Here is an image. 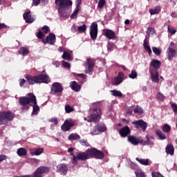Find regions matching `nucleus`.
<instances>
[{
    "mask_svg": "<svg viewBox=\"0 0 177 177\" xmlns=\"http://www.w3.org/2000/svg\"><path fill=\"white\" fill-rule=\"evenodd\" d=\"M19 102L21 106H27V104L32 106L33 111L32 115H37V114H38V112L39 111V106L37 104V97L34 94L29 93L26 97H19Z\"/></svg>",
    "mask_w": 177,
    "mask_h": 177,
    "instance_id": "nucleus-1",
    "label": "nucleus"
},
{
    "mask_svg": "<svg viewBox=\"0 0 177 177\" xmlns=\"http://www.w3.org/2000/svg\"><path fill=\"white\" fill-rule=\"evenodd\" d=\"M26 80L30 85H33V84H49L50 82L49 76L44 71L37 76H27Z\"/></svg>",
    "mask_w": 177,
    "mask_h": 177,
    "instance_id": "nucleus-2",
    "label": "nucleus"
},
{
    "mask_svg": "<svg viewBox=\"0 0 177 177\" xmlns=\"http://www.w3.org/2000/svg\"><path fill=\"white\" fill-rule=\"evenodd\" d=\"M55 5L58 6V12L62 17H67V10L73 6L71 0H55Z\"/></svg>",
    "mask_w": 177,
    "mask_h": 177,
    "instance_id": "nucleus-3",
    "label": "nucleus"
},
{
    "mask_svg": "<svg viewBox=\"0 0 177 177\" xmlns=\"http://www.w3.org/2000/svg\"><path fill=\"white\" fill-rule=\"evenodd\" d=\"M100 115L102 113H100V109L99 107H95L93 110H91L90 114L87 118H84V121H87V122H92V121H95L97 122L100 120Z\"/></svg>",
    "mask_w": 177,
    "mask_h": 177,
    "instance_id": "nucleus-4",
    "label": "nucleus"
},
{
    "mask_svg": "<svg viewBox=\"0 0 177 177\" xmlns=\"http://www.w3.org/2000/svg\"><path fill=\"white\" fill-rule=\"evenodd\" d=\"M87 153V156L88 158H91V157H95V158H98L100 160H102L104 158V154L103 152L95 149V148H91L86 150Z\"/></svg>",
    "mask_w": 177,
    "mask_h": 177,
    "instance_id": "nucleus-5",
    "label": "nucleus"
},
{
    "mask_svg": "<svg viewBox=\"0 0 177 177\" xmlns=\"http://www.w3.org/2000/svg\"><path fill=\"white\" fill-rule=\"evenodd\" d=\"M15 118V115L12 112L0 113V125L8 123V121H12Z\"/></svg>",
    "mask_w": 177,
    "mask_h": 177,
    "instance_id": "nucleus-6",
    "label": "nucleus"
},
{
    "mask_svg": "<svg viewBox=\"0 0 177 177\" xmlns=\"http://www.w3.org/2000/svg\"><path fill=\"white\" fill-rule=\"evenodd\" d=\"M173 46H175V43L171 41L166 50V57L169 61L174 60V57H176L177 51Z\"/></svg>",
    "mask_w": 177,
    "mask_h": 177,
    "instance_id": "nucleus-7",
    "label": "nucleus"
},
{
    "mask_svg": "<svg viewBox=\"0 0 177 177\" xmlns=\"http://www.w3.org/2000/svg\"><path fill=\"white\" fill-rule=\"evenodd\" d=\"M88 153L86 151L85 152H80L77 153L76 155H73L72 162L73 164H77L80 160L85 161V160H88Z\"/></svg>",
    "mask_w": 177,
    "mask_h": 177,
    "instance_id": "nucleus-8",
    "label": "nucleus"
},
{
    "mask_svg": "<svg viewBox=\"0 0 177 177\" xmlns=\"http://www.w3.org/2000/svg\"><path fill=\"white\" fill-rule=\"evenodd\" d=\"M63 92V86L59 82H55L51 86L52 95H57V93H62Z\"/></svg>",
    "mask_w": 177,
    "mask_h": 177,
    "instance_id": "nucleus-9",
    "label": "nucleus"
},
{
    "mask_svg": "<svg viewBox=\"0 0 177 177\" xmlns=\"http://www.w3.org/2000/svg\"><path fill=\"white\" fill-rule=\"evenodd\" d=\"M149 73L151 75V80L152 82H155V84H158L160 82V75L158 74V71L156 69L149 68Z\"/></svg>",
    "mask_w": 177,
    "mask_h": 177,
    "instance_id": "nucleus-10",
    "label": "nucleus"
},
{
    "mask_svg": "<svg viewBox=\"0 0 177 177\" xmlns=\"http://www.w3.org/2000/svg\"><path fill=\"white\" fill-rule=\"evenodd\" d=\"M90 35L93 41L97 38V24L96 22L92 23L90 26Z\"/></svg>",
    "mask_w": 177,
    "mask_h": 177,
    "instance_id": "nucleus-11",
    "label": "nucleus"
},
{
    "mask_svg": "<svg viewBox=\"0 0 177 177\" xmlns=\"http://www.w3.org/2000/svg\"><path fill=\"white\" fill-rule=\"evenodd\" d=\"M41 41L43 44H49L50 45H55V42H56V36L53 33H50L46 39L42 38Z\"/></svg>",
    "mask_w": 177,
    "mask_h": 177,
    "instance_id": "nucleus-12",
    "label": "nucleus"
},
{
    "mask_svg": "<svg viewBox=\"0 0 177 177\" xmlns=\"http://www.w3.org/2000/svg\"><path fill=\"white\" fill-rule=\"evenodd\" d=\"M132 124L135 125L136 128H141L144 131L147 129V123L144 122L143 120L133 121Z\"/></svg>",
    "mask_w": 177,
    "mask_h": 177,
    "instance_id": "nucleus-13",
    "label": "nucleus"
},
{
    "mask_svg": "<svg viewBox=\"0 0 177 177\" xmlns=\"http://www.w3.org/2000/svg\"><path fill=\"white\" fill-rule=\"evenodd\" d=\"M124 81V73L119 72L118 76L112 79V84L113 85H120Z\"/></svg>",
    "mask_w": 177,
    "mask_h": 177,
    "instance_id": "nucleus-14",
    "label": "nucleus"
},
{
    "mask_svg": "<svg viewBox=\"0 0 177 177\" xmlns=\"http://www.w3.org/2000/svg\"><path fill=\"white\" fill-rule=\"evenodd\" d=\"M24 19L26 23H34V21H35V17L31 16L30 11L26 12L24 14Z\"/></svg>",
    "mask_w": 177,
    "mask_h": 177,
    "instance_id": "nucleus-15",
    "label": "nucleus"
},
{
    "mask_svg": "<svg viewBox=\"0 0 177 177\" xmlns=\"http://www.w3.org/2000/svg\"><path fill=\"white\" fill-rule=\"evenodd\" d=\"M86 74H91L93 70V67H95V65L93 64V62H92L90 59L87 60V62L86 63Z\"/></svg>",
    "mask_w": 177,
    "mask_h": 177,
    "instance_id": "nucleus-16",
    "label": "nucleus"
},
{
    "mask_svg": "<svg viewBox=\"0 0 177 177\" xmlns=\"http://www.w3.org/2000/svg\"><path fill=\"white\" fill-rule=\"evenodd\" d=\"M50 30V29L47 26H44L43 28H41V31H39L37 33V38H40L41 39H42V38L45 37V35L48 34Z\"/></svg>",
    "mask_w": 177,
    "mask_h": 177,
    "instance_id": "nucleus-17",
    "label": "nucleus"
},
{
    "mask_svg": "<svg viewBox=\"0 0 177 177\" xmlns=\"http://www.w3.org/2000/svg\"><path fill=\"white\" fill-rule=\"evenodd\" d=\"M103 32L105 37L109 39H114V38H115V32L111 30L104 29Z\"/></svg>",
    "mask_w": 177,
    "mask_h": 177,
    "instance_id": "nucleus-18",
    "label": "nucleus"
},
{
    "mask_svg": "<svg viewBox=\"0 0 177 177\" xmlns=\"http://www.w3.org/2000/svg\"><path fill=\"white\" fill-rule=\"evenodd\" d=\"M57 172H59L61 175H66L67 174V166L66 164H60L57 167Z\"/></svg>",
    "mask_w": 177,
    "mask_h": 177,
    "instance_id": "nucleus-19",
    "label": "nucleus"
},
{
    "mask_svg": "<svg viewBox=\"0 0 177 177\" xmlns=\"http://www.w3.org/2000/svg\"><path fill=\"white\" fill-rule=\"evenodd\" d=\"M131 132V130L129 129V127L128 126H125L122 129L120 130V135L122 136V138H125L129 135V133Z\"/></svg>",
    "mask_w": 177,
    "mask_h": 177,
    "instance_id": "nucleus-20",
    "label": "nucleus"
},
{
    "mask_svg": "<svg viewBox=\"0 0 177 177\" xmlns=\"http://www.w3.org/2000/svg\"><path fill=\"white\" fill-rule=\"evenodd\" d=\"M70 87L75 92H80L81 91V86L77 83V82L73 81L70 83Z\"/></svg>",
    "mask_w": 177,
    "mask_h": 177,
    "instance_id": "nucleus-21",
    "label": "nucleus"
},
{
    "mask_svg": "<svg viewBox=\"0 0 177 177\" xmlns=\"http://www.w3.org/2000/svg\"><path fill=\"white\" fill-rule=\"evenodd\" d=\"M44 153V148H33L30 150V154L32 156H41Z\"/></svg>",
    "mask_w": 177,
    "mask_h": 177,
    "instance_id": "nucleus-22",
    "label": "nucleus"
},
{
    "mask_svg": "<svg viewBox=\"0 0 177 177\" xmlns=\"http://www.w3.org/2000/svg\"><path fill=\"white\" fill-rule=\"evenodd\" d=\"M73 51L71 50H67L64 51V54L62 55V59L64 60H73Z\"/></svg>",
    "mask_w": 177,
    "mask_h": 177,
    "instance_id": "nucleus-23",
    "label": "nucleus"
},
{
    "mask_svg": "<svg viewBox=\"0 0 177 177\" xmlns=\"http://www.w3.org/2000/svg\"><path fill=\"white\" fill-rule=\"evenodd\" d=\"M151 67H153V70H157V68H160L161 66V62L157 60V59H153L151 63H150Z\"/></svg>",
    "mask_w": 177,
    "mask_h": 177,
    "instance_id": "nucleus-24",
    "label": "nucleus"
},
{
    "mask_svg": "<svg viewBox=\"0 0 177 177\" xmlns=\"http://www.w3.org/2000/svg\"><path fill=\"white\" fill-rule=\"evenodd\" d=\"M165 150H166L167 154H169L170 156H174V151H175V149L174 148V145H167Z\"/></svg>",
    "mask_w": 177,
    "mask_h": 177,
    "instance_id": "nucleus-25",
    "label": "nucleus"
},
{
    "mask_svg": "<svg viewBox=\"0 0 177 177\" xmlns=\"http://www.w3.org/2000/svg\"><path fill=\"white\" fill-rule=\"evenodd\" d=\"M143 46L144 49H145V50L148 52L149 55H151V48H150V46H149V40H147V39L144 40Z\"/></svg>",
    "mask_w": 177,
    "mask_h": 177,
    "instance_id": "nucleus-26",
    "label": "nucleus"
},
{
    "mask_svg": "<svg viewBox=\"0 0 177 177\" xmlns=\"http://www.w3.org/2000/svg\"><path fill=\"white\" fill-rule=\"evenodd\" d=\"M19 53L21 56H27V55H28V53H30V50H28V48H27V47H21L19 50Z\"/></svg>",
    "mask_w": 177,
    "mask_h": 177,
    "instance_id": "nucleus-27",
    "label": "nucleus"
},
{
    "mask_svg": "<svg viewBox=\"0 0 177 177\" xmlns=\"http://www.w3.org/2000/svg\"><path fill=\"white\" fill-rule=\"evenodd\" d=\"M160 12H161V7L160 6H157L154 8H151V9L149 10V13L151 15H158V13H160Z\"/></svg>",
    "mask_w": 177,
    "mask_h": 177,
    "instance_id": "nucleus-28",
    "label": "nucleus"
},
{
    "mask_svg": "<svg viewBox=\"0 0 177 177\" xmlns=\"http://www.w3.org/2000/svg\"><path fill=\"white\" fill-rule=\"evenodd\" d=\"M37 170L42 175L43 174H46L49 171V167H39L37 169Z\"/></svg>",
    "mask_w": 177,
    "mask_h": 177,
    "instance_id": "nucleus-29",
    "label": "nucleus"
},
{
    "mask_svg": "<svg viewBox=\"0 0 177 177\" xmlns=\"http://www.w3.org/2000/svg\"><path fill=\"white\" fill-rule=\"evenodd\" d=\"M128 141L130 142V143H131V145H133L134 146L139 145V140H138L136 138L133 136L129 137Z\"/></svg>",
    "mask_w": 177,
    "mask_h": 177,
    "instance_id": "nucleus-30",
    "label": "nucleus"
},
{
    "mask_svg": "<svg viewBox=\"0 0 177 177\" xmlns=\"http://www.w3.org/2000/svg\"><path fill=\"white\" fill-rule=\"evenodd\" d=\"M156 133L158 136L159 139H160V140H164V139H167V136H165V134H164V133H162L160 130H156Z\"/></svg>",
    "mask_w": 177,
    "mask_h": 177,
    "instance_id": "nucleus-31",
    "label": "nucleus"
},
{
    "mask_svg": "<svg viewBox=\"0 0 177 177\" xmlns=\"http://www.w3.org/2000/svg\"><path fill=\"white\" fill-rule=\"evenodd\" d=\"M17 153L19 157H21V156H26V154H27V150L24 148H19L17 149Z\"/></svg>",
    "mask_w": 177,
    "mask_h": 177,
    "instance_id": "nucleus-32",
    "label": "nucleus"
},
{
    "mask_svg": "<svg viewBox=\"0 0 177 177\" xmlns=\"http://www.w3.org/2000/svg\"><path fill=\"white\" fill-rule=\"evenodd\" d=\"M111 93L112 96H116L117 97H122V93L118 90H111Z\"/></svg>",
    "mask_w": 177,
    "mask_h": 177,
    "instance_id": "nucleus-33",
    "label": "nucleus"
},
{
    "mask_svg": "<svg viewBox=\"0 0 177 177\" xmlns=\"http://www.w3.org/2000/svg\"><path fill=\"white\" fill-rule=\"evenodd\" d=\"M91 135H100V132H99V128L97 127V125L95 126L94 127H93L91 129L90 131Z\"/></svg>",
    "mask_w": 177,
    "mask_h": 177,
    "instance_id": "nucleus-34",
    "label": "nucleus"
},
{
    "mask_svg": "<svg viewBox=\"0 0 177 177\" xmlns=\"http://www.w3.org/2000/svg\"><path fill=\"white\" fill-rule=\"evenodd\" d=\"M68 139V140H78V139H80V135L77 133H71Z\"/></svg>",
    "mask_w": 177,
    "mask_h": 177,
    "instance_id": "nucleus-35",
    "label": "nucleus"
},
{
    "mask_svg": "<svg viewBox=\"0 0 177 177\" xmlns=\"http://www.w3.org/2000/svg\"><path fill=\"white\" fill-rule=\"evenodd\" d=\"M136 160L142 165H149V159H140L139 158H136Z\"/></svg>",
    "mask_w": 177,
    "mask_h": 177,
    "instance_id": "nucleus-36",
    "label": "nucleus"
},
{
    "mask_svg": "<svg viewBox=\"0 0 177 177\" xmlns=\"http://www.w3.org/2000/svg\"><path fill=\"white\" fill-rule=\"evenodd\" d=\"M78 13H80V8L75 7L72 15H71V19H77V17L78 16Z\"/></svg>",
    "mask_w": 177,
    "mask_h": 177,
    "instance_id": "nucleus-37",
    "label": "nucleus"
},
{
    "mask_svg": "<svg viewBox=\"0 0 177 177\" xmlns=\"http://www.w3.org/2000/svg\"><path fill=\"white\" fill-rule=\"evenodd\" d=\"M129 78H131V80L138 78V72H136V70H131V73L129 75Z\"/></svg>",
    "mask_w": 177,
    "mask_h": 177,
    "instance_id": "nucleus-38",
    "label": "nucleus"
},
{
    "mask_svg": "<svg viewBox=\"0 0 177 177\" xmlns=\"http://www.w3.org/2000/svg\"><path fill=\"white\" fill-rule=\"evenodd\" d=\"M97 126L98 127V131H99L100 133L106 132V131H107V127H106V125H104V124H99Z\"/></svg>",
    "mask_w": 177,
    "mask_h": 177,
    "instance_id": "nucleus-39",
    "label": "nucleus"
},
{
    "mask_svg": "<svg viewBox=\"0 0 177 177\" xmlns=\"http://www.w3.org/2000/svg\"><path fill=\"white\" fill-rule=\"evenodd\" d=\"M62 129L64 132H67V131H68L69 129H71V127H70L69 125L68 124L67 122L65 121L64 123L63 124V125L62 126Z\"/></svg>",
    "mask_w": 177,
    "mask_h": 177,
    "instance_id": "nucleus-40",
    "label": "nucleus"
},
{
    "mask_svg": "<svg viewBox=\"0 0 177 177\" xmlns=\"http://www.w3.org/2000/svg\"><path fill=\"white\" fill-rule=\"evenodd\" d=\"M152 50L156 56H160V55H161V48L152 47Z\"/></svg>",
    "mask_w": 177,
    "mask_h": 177,
    "instance_id": "nucleus-41",
    "label": "nucleus"
},
{
    "mask_svg": "<svg viewBox=\"0 0 177 177\" xmlns=\"http://www.w3.org/2000/svg\"><path fill=\"white\" fill-rule=\"evenodd\" d=\"M167 31L168 32H169V34L171 35H175V34H176V30L175 29V28L172 27V26H168L167 27Z\"/></svg>",
    "mask_w": 177,
    "mask_h": 177,
    "instance_id": "nucleus-42",
    "label": "nucleus"
},
{
    "mask_svg": "<svg viewBox=\"0 0 177 177\" xmlns=\"http://www.w3.org/2000/svg\"><path fill=\"white\" fill-rule=\"evenodd\" d=\"M136 177H146V175H145V173H143V171L142 169H138L135 171Z\"/></svg>",
    "mask_w": 177,
    "mask_h": 177,
    "instance_id": "nucleus-43",
    "label": "nucleus"
},
{
    "mask_svg": "<svg viewBox=\"0 0 177 177\" xmlns=\"http://www.w3.org/2000/svg\"><path fill=\"white\" fill-rule=\"evenodd\" d=\"M162 131L163 132H166V133H168V132L171 131V126H169V124H165L162 126Z\"/></svg>",
    "mask_w": 177,
    "mask_h": 177,
    "instance_id": "nucleus-44",
    "label": "nucleus"
},
{
    "mask_svg": "<svg viewBox=\"0 0 177 177\" xmlns=\"http://www.w3.org/2000/svg\"><path fill=\"white\" fill-rule=\"evenodd\" d=\"M134 113H136L137 114H143V109L139 106H136L134 108Z\"/></svg>",
    "mask_w": 177,
    "mask_h": 177,
    "instance_id": "nucleus-45",
    "label": "nucleus"
},
{
    "mask_svg": "<svg viewBox=\"0 0 177 177\" xmlns=\"http://www.w3.org/2000/svg\"><path fill=\"white\" fill-rule=\"evenodd\" d=\"M104 5H106V0H100L97 8H99V9H103V8H104Z\"/></svg>",
    "mask_w": 177,
    "mask_h": 177,
    "instance_id": "nucleus-46",
    "label": "nucleus"
},
{
    "mask_svg": "<svg viewBox=\"0 0 177 177\" xmlns=\"http://www.w3.org/2000/svg\"><path fill=\"white\" fill-rule=\"evenodd\" d=\"M65 111H66V113H67L68 114L70 113H73V111H74V109L73 107H71V106H70V105H66L65 106Z\"/></svg>",
    "mask_w": 177,
    "mask_h": 177,
    "instance_id": "nucleus-47",
    "label": "nucleus"
},
{
    "mask_svg": "<svg viewBox=\"0 0 177 177\" xmlns=\"http://www.w3.org/2000/svg\"><path fill=\"white\" fill-rule=\"evenodd\" d=\"M147 34L149 35H153V34H156V30L153 28H148L147 30Z\"/></svg>",
    "mask_w": 177,
    "mask_h": 177,
    "instance_id": "nucleus-48",
    "label": "nucleus"
},
{
    "mask_svg": "<svg viewBox=\"0 0 177 177\" xmlns=\"http://www.w3.org/2000/svg\"><path fill=\"white\" fill-rule=\"evenodd\" d=\"M66 122L68 123L70 128H73V127H75V125H76L75 121L73 120H66Z\"/></svg>",
    "mask_w": 177,
    "mask_h": 177,
    "instance_id": "nucleus-49",
    "label": "nucleus"
},
{
    "mask_svg": "<svg viewBox=\"0 0 177 177\" xmlns=\"http://www.w3.org/2000/svg\"><path fill=\"white\" fill-rule=\"evenodd\" d=\"M157 99H158V100H159V102H162V100H164V99H165V97L164 96V95H162V93H158L157 94Z\"/></svg>",
    "mask_w": 177,
    "mask_h": 177,
    "instance_id": "nucleus-50",
    "label": "nucleus"
},
{
    "mask_svg": "<svg viewBox=\"0 0 177 177\" xmlns=\"http://www.w3.org/2000/svg\"><path fill=\"white\" fill-rule=\"evenodd\" d=\"M77 30L80 32H84V31H86V26L85 25L80 26L77 28Z\"/></svg>",
    "mask_w": 177,
    "mask_h": 177,
    "instance_id": "nucleus-51",
    "label": "nucleus"
},
{
    "mask_svg": "<svg viewBox=\"0 0 177 177\" xmlns=\"http://www.w3.org/2000/svg\"><path fill=\"white\" fill-rule=\"evenodd\" d=\"M50 122H52L53 124H54V125H57V124H59L57 118H55V117L50 119Z\"/></svg>",
    "mask_w": 177,
    "mask_h": 177,
    "instance_id": "nucleus-52",
    "label": "nucleus"
},
{
    "mask_svg": "<svg viewBox=\"0 0 177 177\" xmlns=\"http://www.w3.org/2000/svg\"><path fill=\"white\" fill-rule=\"evenodd\" d=\"M151 175H152V177H164L161 174L156 171L152 172Z\"/></svg>",
    "mask_w": 177,
    "mask_h": 177,
    "instance_id": "nucleus-53",
    "label": "nucleus"
},
{
    "mask_svg": "<svg viewBox=\"0 0 177 177\" xmlns=\"http://www.w3.org/2000/svg\"><path fill=\"white\" fill-rule=\"evenodd\" d=\"M62 66L63 67H65V68H70L71 67L70 64L66 61L62 62Z\"/></svg>",
    "mask_w": 177,
    "mask_h": 177,
    "instance_id": "nucleus-54",
    "label": "nucleus"
},
{
    "mask_svg": "<svg viewBox=\"0 0 177 177\" xmlns=\"http://www.w3.org/2000/svg\"><path fill=\"white\" fill-rule=\"evenodd\" d=\"M146 139H147V140L145 142V144H146V145H149V142H150V139H151L152 140H154V137L150 136H146Z\"/></svg>",
    "mask_w": 177,
    "mask_h": 177,
    "instance_id": "nucleus-55",
    "label": "nucleus"
},
{
    "mask_svg": "<svg viewBox=\"0 0 177 177\" xmlns=\"http://www.w3.org/2000/svg\"><path fill=\"white\" fill-rule=\"evenodd\" d=\"M32 177H42V174H41L39 171L36 169V171L33 174Z\"/></svg>",
    "mask_w": 177,
    "mask_h": 177,
    "instance_id": "nucleus-56",
    "label": "nucleus"
},
{
    "mask_svg": "<svg viewBox=\"0 0 177 177\" xmlns=\"http://www.w3.org/2000/svg\"><path fill=\"white\" fill-rule=\"evenodd\" d=\"M81 3H82V0H76L75 1V5L76 7L80 9V8H81Z\"/></svg>",
    "mask_w": 177,
    "mask_h": 177,
    "instance_id": "nucleus-57",
    "label": "nucleus"
},
{
    "mask_svg": "<svg viewBox=\"0 0 177 177\" xmlns=\"http://www.w3.org/2000/svg\"><path fill=\"white\" fill-rule=\"evenodd\" d=\"M113 48H114V44H113L111 42H109L107 44L108 50H111V49H113Z\"/></svg>",
    "mask_w": 177,
    "mask_h": 177,
    "instance_id": "nucleus-58",
    "label": "nucleus"
},
{
    "mask_svg": "<svg viewBox=\"0 0 177 177\" xmlns=\"http://www.w3.org/2000/svg\"><path fill=\"white\" fill-rule=\"evenodd\" d=\"M171 109L174 113H177V104L175 103L171 104Z\"/></svg>",
    "mask_w": 177,
    "mask_h": 177,
    "instance_id": "nucleus-59",
    "label": "nucleus"
},
{
    "mask_svg": "<svg viewBox=\"0 0 177 177\" xmlns=\"http://www.w3.org/2000/svg\"><path fill=\"white\" fill-rule=\"evenodd\" d=\"M25 84H26V80L21 79L19 80V85H20V86H23V85H24Z\"/></svg>",
    "mask_w": 177,
    "mask_h": 177,
    "instance_id": "nucleus-60",
    "label": "nucleus"
},
{
    "mask_svg": "<svg viewBox=\"0 0 177 177\" xmlns=\"http://www.w3.org/2000/svg\"><path fill=\"white\" fill-rule=\"evenodd\" d=\"M39 2H41V0H33V5L35 6H38V5H39Z\"/></svg>",
    "mask_w": 177,
    "mask_h": 177,
    "instance_id": "nucleus-61",
    "label": "nucleus"
},
{
    "mask_svg": "<svg viewBox=\"0 0 177 177\" xmlns=\"http://www.w3.org/2000/svg\"><path fill=\"white\" fill-rule=\"evenodd\" d=\"M82 146H88V142H86V140H82L80 142Z\"/></svg>",
    "mask_w": 177,
    "mask_h": 177,
    "instance_id": "nucleus-62",
    "label": "nucleus"
},
{
    "mask_svg": "<svg viewBox=\"0 0 177 177\" xmlns=\"http://www.w3.org/2000/svg\"><path fill=\"white\" fill-rule=\"evenodd\" d=\"M3 160H6V156L5 155H0V162L3 161Z\"/></svg>",
    "mask_w": 177,
    "mask_h": 177,
    "instance_id": "nucleus-63",
    "label": "nucleus"
},
{
    "mask_svg": "<svg viewBox=\"0 0 177 177\" xmlns=\"http://www.w3.org/2000/svg\"><path fill=\"white\" fill-rule=\"evenodd\" d=\"M6 27V25L5 24L0 23V30H2V28H5Z\"/></svg>",
    "mask_w": 177,
    "mask_h": 177,
    "instance_id": "nucleus-64",
    "label": "nucleus"
}]
</instances>
